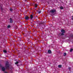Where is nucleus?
Here are the masks:
<instances>
[{
    "label": "nucleus",
    "instance_id": "f257e3e1",
    "mask_svg": "<svg viewBox=\"0 0 73 73\" xmlns=\"http://www.w3.org/2000/svg\"><path fill=\"white\" fill-rule=\"evenodd\" d=\"M9 63L8 62H6L5 64V67L6 69H9Z\"/></svg>",
    "mask_w": 73,
    "mask_h": 73
},
{
    "label": "nucleus",
    "instance_id": "f03ea898",
    "mask_svg": "<svg viewBox=\"0 0 73 73\" xmlns=\"http://www.w3.org/2000/svg\"><path fill=\"white\" fill-rule=\"evenodd\" d=\"M56 10L54 9H51L50 11V12H51L52 13H54V12H56Z\"/></svg>",
    "mask_w": 73,
    "mask_h": 73
},
{
    "label": "nucleus",
    "instance_id": "7ed1b4c3",
    "mask_svg": "<svg viewBox=\"0 0 73 73\" xmlns=\"http://www.w3.org/2000/svg\"><path fill=\"white\" fill-rule=\"evenodd\" d=\"M10 23H12L13 22V20H12V18H10Z\"/></svg>",
    "mask_w": 73,
    "mask_h": 73
},
{
    "label": "nucleus",
    "instance_id": "20e7f679",
    "mask_svg": "<svg viewBox=\"0 0 73 73\" xmlns=\"http://www.w3.org/2000/svg\"><path fill=\"white\" fill-rule=\"evenodd\" d=\"M61 32L62 33H65V30H64L62 29V30H61Z\"/></svg>",
    "mask_w": 73,
    "mask_h": 73
},
{
    "label": "nucleus",
    "instance_id": "39448f33",
    "mask_svg": "<svg viewBox=\"0 0 73 73\" xmlns=\"http://www.w3.org/2000/svg\"><path fill=\"white\" fill-rule=\"evenodd\" d=\"M2 71H5V68L4 67H2Z\"/></svg>",
    "mask_w": 73,
    "mask_h": 73
},
{
    "label": "nucleus",
    "instance_id": "423d86ee",
    "mask_svg": "<svg viewBox=\"0 0 73 73\" xmlns=\"http://www.w3.org/2000/svg\"><path fill=\"white\" fill-rule=\"evenodd\" d=\"M48 53L49 54H50L52 53V51L50 50H48Z\"/></svg>",
    "mask_w": 73,
    "mask_h": 73
},
{
    "label": "nucleus",
    "instance_id": "0eeeda50",
    "mask_svg": "<svg viewBox=\"0 0 73 73\" xmlns=\"http://www.w3.org/2000/svg\"><path fill=\"white\" fill-rule=\"evenodd\" d=\"M30 17H31V19H32L33 17V15H31L30 16Z\"/></svg>",
    "mask_w": 73,
    "mask_h": 73
},
{
    "label": "nucleus",
    "instance_id": "6e6552de",
    "mask_svg": "<svg viewBox=\"0 0 73 73\" xmlns=\"http://www.w3.org/2000/svg\"><path fill=\"white\" fill-rule=\"evenodd\" d=\"M60 9H64V7H63L62 6H61L60 7Z\"/></svg>",
    "mask_w": 73,
    "mask_h": 73
},
{
    "label": "nucleus",
    "instance_id": "1a4fd4ad",
    "mask_svg": "<svg viewBox=\"0 0 73 73\" xmlns=\"http://www.w3.org/2000/svg\"><path fill=\"white\" fill-rule=\"evenodd\" d=\"M25 19L26 20H28V19H29V17H25Z\"/></svg>",
    "mask_w": 73,
    "mask_h": 73
},
{
    "label": "nucleus",
    "instance_id": "9d476101",
    "mask_svg": "<svg viewBox=\"0 0 73 73\" xmlns=\"http://www.w3.org/2000/svg\"><path fill=\"white\" fill-rule=\"evenodd\" d=\"M61 65H59L58 66V68H60L61 67Z\"/></svg>",
    "mask_w": 73,
    "mask_h": 73
},
{
    "label": "nucleus",
    "instance_id": "9b49d317",
    "mask_svg": "<svg viewBox=\"0 0 73 73\" xmlns=\"http://www.w3.org/2000/svg\"><path fill=\"white\" fill-rule=\"evenodd\" d=\"M66 53H64L63 54V55L65 56H66Z\"/></svg>",
    "mask_w": 73,
    "mask_h": 73
},
{
    "label": "nucleus",
    "instance_id": "f8f14e48",
    "mask_svg": "<svg viewBox=\"0 0 73 73\" xmlns=\"http://www.w3.org/2000/svg\"><path fill=\"white\" fill-rule=\"evenodd\" d=\"M37 5L36 4H35V8H37Z\"/></svg>",
    "mask_w": 73,
    "mask_h": 73
},
{
    "label": "nucleus",
    "instance_id": "ddd939ff",
    "mask_svg": "<svg viewBox=\"0 0 73 73\" xmlns=\"http://www.w3.org/2000/svg\"><path fill=\"white\" fill-rule=\"evenodd\" d=\"M73 49H72V48L70 50V52H72L73 51Z\"/></svg>",
    "mask_w": 73,
    "mask_h": 73
},
{
    "label": "nucleus",
    "instance_id": "4468645a",
    "mask_svg": "<svg viewBox=\"0 0 73 73\" xmlns=\"http://www.w3.org/2000/svg\"><path fill=\"white\" fill-rule=\"evenodd\" d=\"M3 52L4 53H7V51L6 50H3Z\"/></svg>",
    "mask_w": 73,
    "mask_h": 73
},
{
    "label": "nucleus",
    "instance_id": "2eb2a0df",
    "mask_svg": "<svg viewBox=\"0 0 73 73\" xmlns=\"http://www.w3.org/2000/svg\"><path fill=\"white\" fill-rule=\"evenodd\" d=\"M19 62H15V64H18Z\"/></svg>",
    "mask_w": 73,
    "mask_h": 73
},
{
    "label": "nucleus",
    "instance_id": "dca6fc26",
    "mask_svg": "<svg viewBox=\"0 0 73 73\" xmlns=\"http://www.w3.org/2000/svg\"><path fill=\"white\" fill-rule=\"evenodd\" d=\"M10 11H13V9H10Z\"/></svg>",
    "mask_w": 73,
    "mask_h": 73
},
{
    "label": "nucleus",
    "instance_id": "f3484780",
    "mask_svg": "<svg viewBox=\"0 0 73 73\" xmlns=\"http://www.w3.org/2000/svg\"><path fill=\"white\" fill-rule=\"evenodd\" d=\"M11 27V26L9 25L8 27H7V28H10V27Z\"/></svg>",
    "mask_w": 73,
    "mask_h": 73
},
{
    "label": "nucleus",
    "instance_id": "a211bd4d",
    "mask_svg": "<svg viewBox=\"0 0 73 73\" xmlns=\"http://www.w3.org/2000/svg\"><path fill=\"white\" fill-rule=\"evenodd\" d=\"M41 11H40L38 12V13H41Z\"/></svg>",
    "mask_w": 73,
    "mask_h": 73
},
{
    "label": "nucleus",
    "instance_id": "6ab92c4d",
    "mask_svg": "<svg viewBox=\"0 0 73 73\" xmlns=\"http://www.w3.org/2000/svg\"><path fill=\"white\" fill-rule=\"evenodd\" d=\"M0 8H1V10H3V8H2V7H0Z\"/></svg>",
    "mask_w": 73,
    "mask_h": 73
},
{
    "label": "nucleus",
    "instance_id": "aec40b11",
    "mask_svg": "<svg viewBox=\"0 0 73 73\" xmlns=\"http://www.w3.org/2000/svg\"><path fill=\"white\" fill-rule=\"evenodd\" d=\"M61 35H64V33H62L61 34Z\"/></svg>",
    "mask_w": 73,
    "mask_h": 73
},
{
    "label": "nucleus",
    "instance_id": "412c9836",
    "mask_svg": "<svg viewBox=\"0 0 73 73\" xmlns=\"http://www.w3.org/2000/svg\"><path fill=\"white\" fill-rule=\"evenodd\" d=\"M68 69H69V70H70V68L69 67V68H68Z\"/></svg>",
    "mask_w": 73,
    "mask_h": 73
},
{
    "label": "nucleus",
    "instance_id": "4be33fe9",
    "mask_svg": "<svg viewBox=\"0 0 73 73\" xmlns=\"http://www.w3.org/2000/svg\"><path fill=\"white\" fill-rule=\"evenodd\" d=\"M4 73H8V72H5Z\"/></svg>",
    "mask_w": 73,
    "mask_h": 73
},
{
    "label": "nucleus",
    "instance_id": "5701e85b",
    "mask_svg": "<svg viewBox=\"0 0 73 73\" xmlns=\"http://www.w3.org/2000/svg\"><path fill=\"white\" fill-rule=\"evenodd\" d=\"M72 19L73 20V16H72Z\"/></svg>",
    "mask_w": 73,
    "mask_h": 73
},
{
    "label": "nucleus",
    "instance_id": "b1692460",
    "mask_svg": "<svg viewBox=\"0 0 73 73\" xmlns=\"http://www.w3.org/2000/svg\"><path fill=\"white\" fill-rule=\"evenodd\" d=\"M72 37H73V35H72Z\"/></svg>",
    "mask_w": 73,
    "mask_h": 73
}]
</instances>
